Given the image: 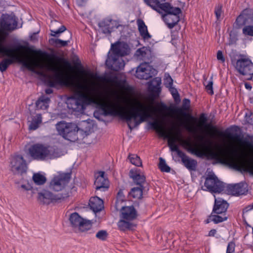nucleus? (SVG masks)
Returning a JSON list of instances; mask_svg holds the SVG:
<instances>
[{"mask_svg":"<svg viewBox=\"0 0 253 253\" xmlns=\"http://www.w3.org/2000/svg\"><path fill=\"white\" fill-rule=\"evenodd\" d=\"M45 77L50 86L65 85L75 93L74 97L68 99L67 106L73 111L83 113L86 106L95 104L107 115L119 116L125 119L132 129V119L137 126L151 116L152 107L137 100H132L120 95L113 90L104 89L99 77L91 72H83L84 77L75 81L60 65L53 60Z\"/></svg>","mask_w":253,"mask_h":253,"instance_id":"obj_1","label":"nucleus"},{"mask_svg":"<svg viewBox=\"0 0 253 253\" xmlns=\"http://www.w3.org/2000/svg\"><path fill=\"white\" fill-rule=\"evenodd\" d=\"M140 102L145 104L150 105L152 107L151 116L147 118L143 122L149 119L154 120V122L151 124L152 126L161 136L168 138L169 146L171 151L176 152L179 157L184 153L179 150L178 146L175 143L176 141L188 147L192 153L198 156L210 155L221 163L227 165L231 168L239 170L248 171L253 173V161L246 160L241 155L250 146V143L244 140L240 136L227 135V140L224 147L216 151H213L209 146L203 142V137L202 136L200 137L201 140L200 143H191L182 138L180 132L178 130L174 133H173L171 130L167 131L162 123L157 120L159 115L153 101Z\"/></svg>","mask_w":253,"mask_h":253,"instance_id":"obj_2","label":"nucleus"},{"mask_svg":"<svg viewBox=\"0 0 253 253\" xmlns=\"http://www.w3.org/2000/svg\"><path fill=\"white\" fill-rule=\"evenodd\" d=\"M3 42H0V53L10 57V58L4 59L0 63L1 72L5 71L10 64L17 61L32 71L39 69V74L45 76L53 59L41 57L32 58L28 55L27 50H23V46L15 49L8 48L3 46Z\"/></svg>","mask_w":253,"mask_h":253,"instance_id":"obj_3","label":"nucleus"},{"mask_svg":"<svg viewBox=\"0 0 253 253\" xmlns=\"http://www.w3.org/2000/svg\"><path fill=\"white\" fill-rule=\"evenodd\" d=\"M29 152L33 159L40 160L54 159L61 156V152L57 148L39 143L32 145Z\"/></svg>","mask_w":253,"mask_h":253,"instance_id":"obj_4","label":"nucleus"},{"mask_svg":"<svg viewBox=\"0 0 253 253\" xmlns=\"http://www.w3.org/2000/svg\"><path fill=\"white\" fill-rule=\"evenodd\" d=\"M137 216V212L133 206L122 207L120 210V219L118 222L119 229L123 231L132 230L135 225L132 222Z\"/></svg>","mask_w":253,"mask_h":253,"instance_id":"obj_5","label":"nucleus"},{"mask_svg":"<svg viewBox=\"0 0 253 253\" xmlns=\"http://www.w3.org/2000/svg\"><path fill=\"white\" fill-rule=\"evenodd\" d=\"M162 17L169 29L174 27L179 21V14L181 10L179 7H173L169 2H164L162 5Z\"/></svg>","mask_w":253,"mask_h":253,"instance_id":"obj_6","label":"nucleus"},{"mask_svg":"<svg viewBox=\"0 0 253 253\" xmlns=\"http://www.w3.org/2000/svg\"><path fill=\"white\" fill-rule=\"evenodd\" d=\"M56 128L59 134L65 139L72 142L78 140V127L76 124L61 121L56 125Z\"/></svg>","mask_w":253,"mask_h":253,"instance_id":"obj_7","label":"nucleus"},{"mask_svg":"<svg viewBox=\"0 0 253 253\" xmlns=\"http://www.w3.org/2000/svg\"><path fill=\"white\" fill-rule=\"evenodd\" d=\"M231 61L236 71L241 75L253 76V63L246 58H236L234 54H230Z\"/></svg>","mask_w":253,"mask_h":253,"instance_id":"obj_8","label":"nucleus"},{"mask_svg":"<svg viewBox=\"0 0 253 253\" xmlns=\"http://www.w3.org/2000/svg\"><path fill=\"white\" fill-rule=\"evenodd\" d=\"M70 179V173H59L51 180L49 184V188L56 192L65 189L67 187Z\"/></svg>","mask_w":253,"mask_h":253,"instance_id":"obj_9","label":"nucleus"},{"mask_svg":"<svg viewBox=\"0 0 253 253\" xmlns=\"http://www.w3.org/2000/svg\"><path fill=\"white\" fill-rule=\"evenodd\" d=\"M204 185L207 190L212 193H220L224 189L223 183L212 172L208 175Z\"/></svg>","mask_w":253,"mask_h":253,"instance_id":"obj_10","label":"nucleus"},{"mask_svg":"<svg viewBox=\"0 0 253 253\" xmlns=\"http://www.w3.org/2000/svg\"><path fill=\"white\" fill-rule=\"evenodd\" d=\"M69 221L73 227L78 228L82 231L89 229L92 223V222L90 220L84 219L77 212L70 214Z\"/></svg>","mask_w":253,"mask_h":253,"instance_id":"obj_11","label":"nucleus"},{"mask_svg":"<svg viewBox=\"0 0 253 253\" xmlns=\"http://www.w3.org/2000/svg\"><path fill=\"white\" fill-rule=\"evenodd\" d=\"M68 196L69 194L68 193L65 194L64 196H59L58 195L53 194L48 190H44L38 193V199L41 204L49 205L61 199L65 198Z\"/></svg>","mask_w":253,"mask_h":253,"instance_id":"obj_12","label":"nucleus"},{"mask_svg":"<svg viewBox=\"0 0 253 253\" xmlns=\"http://www.w3.org/2000/svg\"><path fill=\"white\" fill-rule=\"evenodd\" d=\"M156 74V71L149 64L145 63L137 68L135 76L139 79L148 80Z\"/></svg>","mask_w":253,"mask_h":253,"instance_id":"obj_13","label":"nucleus"},{"mask_svg":"<svg viewBox=\"0 0 253 253\" xmlns=\"http://www.w3.org/2000/svg\"><path fill=\"white\" fill-rule=\"evenodd\" d=\"M12 171L17 174H22L26 171L27 166L25 161L20 155L14 156L11 161Z\"/></svg>","mask_w":253,"mask_h":253,"instance_id":"obj_14","label":"nucleus"},{"mask_svg":"<svg viewBox=\"0 0 253 253\" xmlns=\"http://www.w3.org/2000/svg\"><path fill=\"white\" fill-rule=\"evenodd\" d=\"M128 52L127 44L125 42H118L112 45V52L109 55L122 58V56L127 55Z\"/></svg>","mask_w":253,"mask_h":253,"instance_id":"obj_15","label":"nucleus"},{"mask_svg":"<svg viewBox=\"0 0 253 253\" xmlns=\"http://www.w3.org/2000/svg\"><path fill=\"white\" fill-rule=\"evenodd\" d=\"M106 64L109 68L114 71L122 70L125 65L122 58L111 55H108Z\"/></svg>","mask_w":253,"mask_h":253,"instance_id":"obj_16","label":"nucleus"},{"mask_svg":"<svg viewBox=\"0 0 253 253\" xmlns=\"http://www.w3.org/2000/svg\"><path fill=\"white\" fill-rule=\"evenodd\" d=\"M16 24L9 21H2L0 23V42H4L9 33L16 29Z\"/></svg>","mask_w":253,"mask_h":253,"instance_id":"obj_17","label":"nucleus"},{"mask_svg":"<svg viewBox=\"0 0 253 253\" xmlns=\"http://www.w3.org/2000/svg\"><path fill=\"white\" fill-rule=\"evenodd\" d=\"M104 174V172L99 171L98 173V175L96 176L94 185L96 190L105 191L108 189L109 182L108 179L105 177Z\"/></svg>","mask_w":253,"mask_h":253,"instance_id":"obj_18","label":"nucleus"},{"mask_svg":"<svg viewBox=\"0 0 253 253\" xmlns=\"http://www.w3.org/2000/svg\"><path fill=\"white\" fill-rule=\"evenodd\" d=\"M236 22L240 25L253 22V10H244L236 19Z\"/></svg>","mask_w":253,"mask_h":253,"instance_id":"obj_19","label":"nucleus"},{"mask_svg":"<svg viewBox=\"0 0 253 253\" xmlns=\"http://www.w3.org/2000/svg\"><path fill=\"white\" fill-rule=\"evenodd\" d=\"M129 176L137 185L141 186L145 181V176L140 170L134 169L129 171Z\"/></svg>","mask_w":253,"mask_h":253,"instance_id":"obj_20","label":"nucleus"},{"mask_svg":"<svg viewBox=\"0 0 253 253\" xmlns=\"http://www.w3.org/2000/svg\"><path fill=\"white\" fill-rule=\"evenodd\" d=\"M214 197L215 203L212 212L216 214L224 213L228 208V203L224 200L220 198H216L215 196Z\"/></svg>","mask_w":253,"mask_h":253,"instance_id":"obj_21","label":"nucleus"},{"mask_svg":"<svg viewBox=\"0 0 253 253\" xmlns=\"http://www.w3.org/2000/svg\"><path fill=\"white\" fill-rule=\"evenodd\" d=\"M50 27L51 36L53 37H58L61 33L66 30L64 25H62L56 21H52Z\"/></svg>","mask_w":253,"mask_h":253,"instance_id":"obj_22","label":"nucleus"},{"mask_svg":"<svg viewBox=\"0 0 253 253\" xmlns=\"http://www.w3.org/2000/svg\"><path fill=\"white\" fill-rule=\"evenodd\" d=\"M89 205L94 212H98L104 208L103 201L98 197H91L89 200Z\"/></svg>","mask_w":253,"mask_h":253,"instance_id":"obj_23","label":"nucleus"},{"mask_svg":"<svg viewBox=\"0 0 253 253\" xmlns=\"http://www.w3.org/2000/svg\"><path fill=\"white\" fill-rule=\"evenodd\" d=\"M244 186L245 185L242 183L230 185L228 187L229 192L233 195H243L247 192Z\"/></svg>","mask_w":253,"mask_h":253,"instance_id":"obj_24","label":"nucleus"},{"mask_svg":"<svg viewBox=\"0 0 253 253\" xmlns=\"http://www.w3.org/2000/svg\"><path fill=\"white\" fill-rule=\"evenodd\" d=\"M138 30L141 36L144 40H148L151 38V36L148 32L147 27L144 21L141 19L137 20Z\"/></svg>","mask_w":253,"mask_h":253,"instance_id":"obj_25","label":"nucleus"},{"mask_svg":"<svg viewBox=\"0 0 253 253\" xmlns=\"http://www.w3.org/2000/svg\"><path fill=\"white\" fill-rule=\"evenodd\" d=\"M182 162L184 166L189 170H195L197 165V162L192 159L184 153L180 157Z\"/></svg>","mask_w":253,"mask_h":253,"instance_id":"obj_26","label":"nucleus"},{"mask_svg":"<svg viewBox=\"0 0 253 253\" xmlns=\"http://www.w3.org/2000/svg\"><path fill=\"white\" fill-rule=\"evenodd\" d=\"M166 0H144L145 4L159 13H162V5Z\"/></svg>","mask_w":253,"mask_h":253,"instance_id":"obj_27","label":"nucleus"},{"mask_svg":"<svg viewBox=\"0 0 253 253\" xmlns=\"http://www.w3.org/2000/svg\"><path fill=\"white\" fill-rule=\"evenodd\" d=\"M50 99L44 96H41L36 102V106L38 109L45 110L48 107Z\"/></svg>","mask_w":253,"mask_h":253,"instance_id":"obj_28","label":"nucleus"},{"mask_svg":"<svg viewBox=\"0 0 253 253\" xmlns=\"http://www.w3.org/2000/svg\"><path fill=\"white\" fill-rule=\"evenodd\" d=\"M29 127L30 129L35 130L42 123V117L40 114H37L32 118L31 121H29Z\"/></svg>","mask_w":253,"mask_h":253,"instance_id":"obj_29","label":"nucleus"},{"mask_svg":"<svg viewBox=\"0 0 253 253\" xmlns=\"http://www.w3.org/2000/svg\"><path fill=\"white\" fill-rule=\"evenodd\" d=\"M32 179L34 182L37 185H43L46 181V178L45 175L40 172L34 173L33 175Z\"/></svg>","mask_w":253,"mask_h":253,"instance_id":"obj_30","label":"nucleus"},{"mask_svg":"<svg viewBox=\"0 0 253 253\" xmlns=\"http://www.w3.org/2000/svg\"><path fill=\"white\" fill-rule=\"evenodd\" d=\"M72 35L70 32H68L67 33V38L68 39V40L63 41L60 39H52L50 40V42H52L55 44V45L57 47H63L67 45L68 43L70 42V40L71 39Z\"/></svg>","mask_w":253,"mask_h":253,"instance_id":"obj_31","label":"nucleus"},{"mask_svg":"<svg viewBox=\"0 0 253 253\" xmlns=\"http://www.w3.org/2000/svg\"><path fill=\"white\" fill-rule=\"evenodd\" d=\"M129 195L135 199H140L142 196V186L132 188L129 192Z\"/></svg>","mask_w":253,"mask_h":253,"instance_id":"obj_32","label":"nucleus"},{"mask_svg":"<svg viewBox=\"0 0 253 253\" xmlns=\"http://www.w3.org/2000/svg\"><path fill=\"white\" fill-rule=\"evenodd\" d=\"M128 159L129 162L133 165L137 167L142 166V162L140 158L135 154H129Z\"/></svg>","mask_w":253,"mask_h":253,"instance_id":"obj_33","label":"nucleus"},{"mask_svg":"<svg viewBox=\"0 0 253 253\" xmlns=\"http://www.w3.org/2000/svg\"><path fill=\"white\" fill-rule=\"evenodd\" d=\"M195 122L191 123L190 122H186L184 124V126L185 129L190 132L196 133L197 132V127L194 126Z\"/></svg>","mask_w":253,"mask_h":253,"instance_id":"obj_34","label":"nucleus"},{"mask_svg":"<svg viewBox=\"0 0 253 253\" xmlns=\"http://www.w3.org/2000/svg\"><path fill=\"white\" fill-rule=\"evenodd\" d=\"M159 168L162 171L169 172L170 168L167 165L166 161L162 158H159Z\"/></svg>","mask_w":253,"mask_h":253,"instance_id":"obj_35","label":"nucleus"},{"mask_svg":"<svg viewBox=\"0 0 253 253\" xmlns=\"http://www.w3.org/2000/svg\"><path fill=\"white\" fill-rule=\"evenodd\" d=\"M207 91L210 94H213V91L212 89L213 81L212 78L211 77V80L208 81H205L204 83Z\"/></svg>","mask_w":253,"mask_h":253,"instance_id":"obj_36","label":"nucleus"},{"mask_svg":"<svg viewBox=\"0 0 253 253\" xmlns=\"http://www.w3.org/2000/svg\"><path fill=\"white\" fill-rule=\"evenodd\" d=\"M210 217L211 218V220L215 223H218L219 222H222L227 219V217L224 215L222 216L218 215H211Z\"/></svg>","mask_w":253,"mask_h":253,"instance_id":"obj_37","label":"nucleus"},{"mask_svg":"<svg viewBox=\"0 0 253 253\" xmlns=\"http://www.w3.org/2000/svg\"><path fill=\"white\" fill-rule=\"evenodd\" d=\"M243 33L245 36L253 37V26H245L242 30Z\"/></svg>","mask_w":253,"mask_h":253,"instance_id":"obj_38","label":"nucleus"},{"mask_svg":"<svg viewBox=\"0 0 253 253\" xmlns=\"http://www.w3.org/2000/svg\"><path fill=\"white\" fill-rule=\"evenodd\" d=\"M107 236L108 233L105 230H100L96 234V237L102 241L105 240Z\"/></svg>","mask_w":253,"mask_h":253,"instance_id":"obj_39","label":"nucleus"},{"mask_svg":"<svg viewBox=\"0 0 253 253\" xmlns=\"http://www.w3.org/2000/svg\"><path fill=\"white\" fill-rule=\"evenodd\" d=\"M164 83L167 87H171L173 84V80L169 74L165 75Z\"/></svg>","mask_w":253,"mask_h":253,"instance_id":"obj_40","label":"nucleus"},{"mask_svg":"<svg viewBox=\"0 0 253 253\" xmlns=\"http://www.w3.org/2000/svg\"><path fill=\"white\" fill-rule=\"evenodd\" d=\"M175 101L179 100V96L177 90L171 86L168 87Z\"/></svg>","mask_w":253,"mask_h":253,"instance_id":"obj_41","label":"nucleus"},{"mask_svg":"<svg viewBox=\"0 0 253 253\" xmlns=\"http://www.w3.org/2000/svg\"><path fill=\"white\" fill-rule=\"evenodd\" d=\"M214 13L216 15L217 19L219 20L220 18L222 13L221 5L218 4L217 6L215 7Z\"/></svg>","mask_w":253,"mask_h":253,"instance_id":"obj_42","label":"nucleus"},{"mask_svg":"<svg viewBox=\"0 0 253 253\" xmlns=\"http://www.w3.org/2000/svg\"><path fill=\"white\" fill-rule=\"evenodd\" d=\"M235 243L233 242H229L227 248L226 253H235Z\"/></svg>","mask_w":253,"mask_h":253,"instance_id":"obj_43","label":"nucleus"},{"mask_svg":"<svg viewBox=\"0 0 253 253\" xmlns=\"http://www.w3.org/2000/svg\"><path fill=\"white\" fill-rule=\"evenodd\" d=\"M217 59L218 60L220 61L222 63H224L225 62V58L223 55L222 51L220 50L217 51Z\"/></svg>","mask_w":253,"mask_h":253,"instance_id":"obj_44","label":"nucleus"},{"mask_svg":"<svg viewBox=\"0 0 253 253\" xmlns=\"http://www.w3.org/2000/svg\"><path fill=\"white\" fill-rule=\"evenodd\" d=\"M122 192H119L118 193V197H119L120 198V200H119L118 199H117V202H116V208L117 210H118V208H119V204L120 203H122L123 202L122 201Z\"/></svg>","mask_w":253,"mask_h":253,"instance_id":"obj_45","label":"nucleus"},{"mask_svg":"<svg viewBox=\"0 0 253 253\" xmlns=\"http://www.w3.org/2000/svg\"><path fill=\"white\" fill-rule=\"evenodd\" d=\"M206 121V119L204 117V115L202 114L200 117V122L199 126L201 127L204 125Z\"/></svg>","mask_w":253,"mask_h":253,"instance_id":"obj_46","label":"nucleus"},{"mask_svg":"<svg viewBox=\"0 0 253 253\" xmlns=\"http://www.w3.org/2000/svg\"><path fill=\"white\" fill-rule=\"evenodd\" d=\"M145 54L144 48H139L136 51V54L138 56H144Z\"/></svg>","mask_w":253,"mask_h":253,"instance_id":"obj_47","label":"nucleus"},{"mask_svg":"<svg viewBox=\"0 0 253 253\" xmlns=\"http://www.w3.org/2000/svg\"><path fill=\"white\" fill-rule=\"evenodd\" d=\"M64 64L66 69H68V70H72V66H71L70 63L68 61H64Z\"/></svg>","mask_w":253,"mask_h":253,"instance_id":"obj_48","label":"nucleus"},{"mask_svg":"<svg viewBox=\"0 0 253 253\" xmlns=\"http://www.w3.org/2000/svg\"><path fill=\"white\" fill-rule=\"evenodd\" d=\"M216 231L215 229H212L209 232V236H214V235L216 234Z\"/></svg>","mask_w":253,"mask_h":253,"instance_id":"obj_49","label":"nucleus"},{"mask_svg":"<svg viewBox=\"0 0 253 253\" xmlns=\"http://www.w3.org/2000/svg\"><path fill=\"white\" fill-rule=\"evenodd\" d=\"M163 117L169 116V117H172V118L174 117L173 114L172 113H163Z\"/></svg>","mask_w":253,"mask_h":253,"instance_id":"obj_50","label":"nucleus"},{"mask_svg":"<svg viewBox=\"0 0 253 253\" xmlns=\"http://www.w3.org/2000/svg\"><path fill=\"white\" fill-rule=\"evenodd\" d=\"M21 187L25 190H30L31 189V187L30 186H26V185H22Z\"/></svg>","mask_w":253,"mask_h":253,"instance_id":"obj_51","label":"nucleus"},{"mask_svg":"<svg viewBox=\"0 0 253 253\" xmlns=\"http://www.w3.org/2000/svg\"><path fill=\"white\" fill-rule=\"evenodd\" d=\"M190 103V100L188 99H184L183 100V105L184 106H188Z\"/></svg>","mask_w":253,"mask_h":253,"instance_id":"obj_52","label":"nucleus"},{"mask_svg":"<svg viewBox=\"0 0 253 253\" xmlns=\"http://www.w3.org/2000/svg\"><path fill=\"white\" fill-rule=\"evenodd\" d=\"M246 117V121L247 123H250L251 121V118H250V116H248L247 115L245 116Z\"/></svg>","mask_w":253,"mask_h":253,"instance_id":"obj_53","label":"nucleus"},{"mask_svg":"<svg viewBox=\"0 0 253 253\" xmlns=\"http://www.w3.org/2000/svg\"><path fill=\"white\" fill-rule=\"evenodd\" d=\"M52 92L53 90L51 88H47L45 90V93L48 94L52 93Z\"/></svg>","mask_w":253,"mask_h":253,"instance_id":"obj_54","label":"nucleus"},{"mask_svg":"<svg viewBox=\"0 0 253 253\" xmlns=\"http://www.w3.org/2000/svg\"><path fill=\"white\" fill-rule=\"evenodd\" d=\"M175 112H176V113H180L181 115H184V114H183V113H182V112L181 109H177L176 110H175Z\"/></svg>","mask_w":253,"mask_h":253,"instance_id":"obj_55","label":"nucleus"},{"mask_svg":"<svg viewBox=\"0 0 253 253\" xmlns=\"http://www.w3.org/2000/svg\"><path fill=\"white\" fill-rule=\"evenodd\" d=\"M167 110H168V107L166 106H165V105L162 106V109L161 111Z\"/></svg>","mask_w":253,"mask_h":253,"instance_id":"obj_56","label":"nucleus"},{"mask_svg":"<svg viewBox=\"0 0 253 253\" xmlns=\"http://www.w3.org/2000/svg\"><path fill=\"white\" fill-rule=\"evenodd\" d=\"M245 86H246V88H247V89H251L252 88V87L249 84H245Z\"/></svg>","mask_w":253,"mask_h":253,"instance_id":"obj_57","label":"nucleus"},{"mask_svg":"<svg viewBox=\"0 0 253 253\" xmlns=\"http://www.w3.org/2000/svg\"><path fill=\"white\" fill-rule=\"evenodd\" d=\"M190 119H191V120H193V121H195V118H193V117H190Z\"/></svg>","mask_w":253,"mask_h":253,"instance_id":"obj_58","label":"nucleus"},{"mask_svg":"<svg viewBox=\"0 0 253 253\" xmlns=\"http://www.w3.org/2000/svg\"><path fill=\"white\" fill-rule=\"evenodd\" d=\"M157 82H158V84H159L160 83V80L159 79V80H158Z\"/></svg>","mask_w":253,"mask_h":253,"instance_id":"obj_59","label":"nucleus"},{"mask_svg":"<svg viewBox=\"0 0 253 253\" xmlns=\"http://www.w3.org/2000/svg\"><path fill=\"white\" fill-rule=\"evenodd\" d=\"M207 222V223H208L209 222V220L208 219V220H207V222Z\"/></svg>","mask_w":253,"mask_h":253,"instance_id":"obj_60","label":"nucleus"},{"mask_svg":"<svg viewBox=\"0 0 253 253\" xmlns=\"http://www.w3.org/2000/svg\"><path fill=\"white\" fill-rule=\"evenodd\" d=\"M178 119H181V118L179 116H177V117Z\"/></svg>","mask_w":253,"mask_h":253,"instance_id":"obj_61","label":"nucleus"}]
</instances>
